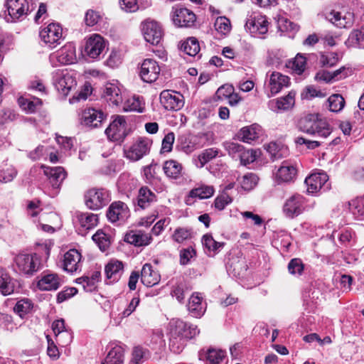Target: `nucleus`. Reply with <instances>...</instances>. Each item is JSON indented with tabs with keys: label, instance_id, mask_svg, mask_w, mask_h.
I'll return each instance as SVG.
<instances>
[{
	"label": "nucleus",
	"instance_id": "obj_53",
	"mask_svg": "<svg viewBox=\"0 0 364 364\" xmlns=\"http://www.w3.org/2000/svg\"><path fill=\"white\" fill-rule=\"evenodd\" d=\"M289 272L292 275H301L304 264L301 259L294 258L290 260L287 266Z\"/></svg>",
	"mask_w": 364,
	"mask_h": 364
},
{
	"label": "nucleus",
	"instance_id": "obj_24",
	"mask_svg": "<svg viewBox=\"0 0 364 364\" xmlns=\"http://www.w3.org/2000/svg\"><path fill=\"white\" fill-rule=\"evenodd\" d=\"M105 271L109 282H116L124 273V264L121 261L112 259L105 266Z\"/></svg>",
	"mask_w": 364,
	"mask_h": 364
},
{
	"label": "nucleus",
	"instance_id": "obj_39",
	"mask_svg": "<svg viewBox=\"0 0 364 364\" xmlns=\"http://www.w3.org/2000/svg\"><path fill=\"white\" fill-rule=\"evenodd\" d=\"M14 284L4 269L0 270V291L4 295H9L14 291Z\"/></svg>",
	"mask_w": 364,
	"mask_h": 364
},
{
	"label": "nucleus",
	"instance_id": "obj_43",
	"mask_svg": "<svg viewBox=\"0 0 364 364\" xmlns=\"http://www.w3.org/2000/svg\"><path fill=\"white\" fill-rule=\"evenodd\" d=\"M215 192L212 186L202 185L195 188L190 191V196L192 198H199L200 199L208 198L211 197Z\"/></svg>",
	"mask_w": 364,
	"mask_h": 364
},
{
	"label": "nucleus",
	"instance_id": "obj_34",
	"mask_svg": "<svg viewBox=\"0 0 364 364\" xmlns=\"http://www.w3.org/2000/svg\"><path fill=\"white\" fill-rule=\"evenodd\" d=\"M246 26L252 32H257L259 34L266 33L268 30V21L266 18L262 16H255L249 19Z\"/></svg>",
	"mask_w": 364,
	"mask_h": 364
},
{
	"label": "nucleus",
	"instance_id": "obj_59",
	"mask_svg": "<svg viewBox=\"0 0 364 364\" xmlns=\"http://www.w3.org/2000/svg\"><path fill=\"white\" fill-rule=\"evenodd\" d=\"M223 146L232 157H239L244 148L243 146L232 141H226Z\"/></svg>",
	"mask_w": 364,
	"mask_h": 364
},
{
	"label": "nucleus",
	"instance_id": "obj_7",
	"mask_svg": "<svg viewBox=\"0 0 364 364\" xmlns=\"http://www.w3.org/2000/svg\"><path fill=\"white\" fill-rule=\"evenodd\" d=\"M41 41L53 48L60 44L63 41V28L58 23H50L43 27L39 33Z\"/></svg>",
	"mask_w": 364,
	"mask_h": 364
},
{
	"label": "nucleus",
	"instance_id": "obj_20",
	"mask_svg": "<svg viewBox=\"0 0 364 364\" xmlns=\"http://www.w3.org/2000/svg\"><path fill=\"white\" fill-rule=\"evenodd\" d=\"M296 167L289 161H283L275 174V179L278 183L294 182L297 176Z\"/></svg>",
	"mask_w": 364,
	"mask_h": 364
},
{
	"label": "nucleus",
	"instance_id": "obj_27",
	"mask_svg": "<svg viewBox=\"0 0 364 364\" xmlns=\"http://www.w3.org/2000/svg\"><path fill=\"white\" fill-rule=\"evenodd\" d=\"M141 281L144 285L152 287L159 283L160 275L156 271L154 270L151 264L146 263L142 267L141 272Z\"/></svg>",
	"mask_w": 364,
	"mask_h": 364
},
{
	"label": "nucleus",
	"instance_id": "obj_15",
	"mask_svg": "<svg viewBox=\"0 0 364 364\" xmlns=\"http://www.w3.org/2000/svg\"><path fill=\"white\" fill-rule=\"evenodd\" d=\"M160 102L167 110L177 111L184 105L183 96L179 92L168 90H163L161 92Z\"/></svg>",
	"mask_w": 364,
	"mask_h": 364
},
{
	"label": "nucleus",
	"instance_id": "obj_51",
	"mask_svg": "<svg viewBox=\"0 0 364 364\" xmlns=\"http://www.w3.org/2000/svg\"><path fill=\"white\" fill-rule=\"evenodd\" d=\"M18 102L23 109L29 113L35 112L42 104L41 100L36 99V101H31L25 98H19Z\"/></svg>",
	"mask_w": 364,
	"mask_h": 364
},
{
	"label": "nucleus",
	"instance_id": "obj_49",
	"mask_svg": "<svg viewBox=\"0 0 364 364\" xmlns=\"http://www.w3.org/2000/svg\"><path fill=\"white\" fill-rule=\"evenodd\" d=\"M32 309V303L28 299H21L16 304L14 310L21 318L30 312Z\"/></svg>",
	"mask_w": 364,
	"mask_h": 364
},
{
	"label": "nucleus",
	"instance_id": "obj_9",
	"mask_svg": "<svg viewBox=\"0 0 364 364\" xmlns=\"http://www.w3.org/2000/svg\"><path fill=\"white\" fill-rule=\"evenodd\" d=\"M53 85L57 90L64 96L75 89L77 82L75 78L68 72L61 71L56 73L53 78Z\"/></svg>",
	"mask_w": 364,
	"mask_h": 364
},
{
	"label": "nucleus",
	"instance_id": "obj_2",
	"mask_svg": "<svg viewBox=\"0 0 364 364\" xmlns=\"http://www.w3.org/2000/svg\"><path fill=\"white\" fill-rule=\"evenodd\" d=\"M299 131L312 136L326 138L331 133L328 122L318 114H308L302 117L297 123Z\"/></svg>",
	"mask_w": 364,
	"mask_h": 364
},
{
	"label": "nucleus",
	"instance_id": "obj_48",
	"mask_svg": "<svg viewBox=\"0 0 364 364\" xmlns=\"http://www.w3.org/2000/svg\"><path fill=\"white\" fill-rule=\"evenodd\" d=\"M92 238L102 251L107 250L109 247L110 241L109 237L102 230L97 231Z\"/></svg>",
	"mask_w": 364,
	"mask_h": 364
},
{
	"label": "nucleus",
	"instance_id": "obj_42",
	"mask_svg": "<svg viewBox=\"0 0 364 364\" xmlns=\"http://www.w3.org/2000/svg\"><path fill=\"white\" fill-rule=\"evenodd\" d=\"M328 109L331 112H341L346 104V101L343 96L340 94H333L327 100Z\"/></svg>",
	"mask_w": 364,
	"mask_h": 364
},
{
	"label": "nucleus",
	"instance_id": "obj_11",
	"mask_svg": "<svg viewBox=\"0 0 364 364\" xmlns=\"http://www.w3.org/2000/svg\"><path fill=\"white\" fill-rule=\"evenodd\" d=\"M172 20L176 26L188 28L194 25L196 16L186 8L175 6L172 9Z\"/></svg>",
	"mask_w": 364,
	"mask_h": 364
},
{
	"label": "nucleus",
	"instance_id": "obj_57",
	"mask_svg": "<svg viewBox=\"0 0 364 364\" xmlns=\"http://www.w3.org/2000/svg\"><path fill=\"white\" fill-rule=\"evenodd\" d=\"M146 358V350L141 347H135L132 351V357L129 364H141Z\"/></svg>",
	"mask_w": 364,
	"mask_h": 364
},
{
	"label": "nucleus",
	"instance_id": "obj_50",
	"mask_svg": "<svg viewBox=\"0 0 364 364\" xmlns=\"http://www.w3.org/2000/svg\"><path fill=\"white\" fill-rule=\"evenodd\" d=\"M193 232L191 228H178L175 230L172 237L176 242L181 243L186 240L191 238Z\"/></svg>",
	"mask_w": 364,
	"mask_h": 364
},
{
	"label": "nucleus",
	"instance_id": "obj_52",
	"mask_svg": "<svg viewBox=\"0 0 364 364\" xmlns=\"http://www.w3.org/2000/svg\"><path fill=\"white\" fill-rule=\"evenodd\" d=\"M218 154V150L216 149L210 148L204 150L198 156L199 166L203 167L208 161L214 159Z\"/></svg>",
	"mask_w": 364,
	"mask_h": 364
},
{
	"label": "nucleus",
	"instance_id": "obj_46",
	"mask_svg": "<svg viewBox=\"0 0 364 364\" xmlns=\"http://www.w3.org/2000/svg\"><path fill=\"white\" fill-rule=\"evenodd\" d=\"M202 242L204 247L210 252H216L223 248L225 243L215 241L211 235L206 234L203 235Z\"/></svg>",
	"mask_w": 364,
	"mask_h": 364
},
{
	"label": "nucleus",
	"instance_id": "obj_31",
	"mask_svg": "<svg viewBox=\"0 0 364 364\" xmlns=\"http://www.w3.org/2000/svg\"><path fill=\"white\" fill-rule=\"evenodd\" d=\"M260 132V126L254 124L242 128L238 133V137L244 142L250 143L252 141H255L259 137Z\"/></svg>",
	"mask_w": 364,
	"mask_h": 364
},
{
	"label": "nucleus",
	"instance_id": "obj_63",
	"mask_svg": "<svg viewBox=\"0 0 364 364\" xmlns=\"http://www.w3.org/2000/svg\"><path fill=\"white\" fill-rule=\"evenodd\" d=\"M16 171L13 167L0 170V181L8 183L11 181L16 176Z\"/></svg>",
	"mask_w": 364,
	"mask_h": 364
},
{
	"label": "nucleus",
	"instance_id": "obj_64",
	"mask_svg": "<svg viewBox=\"0 0 364 364\" xmlns=\"http://www.w3.org/2000/svg\"><path fill=\"white\" fill-rule=\"evenodd\" d=\"M100 18V15L97 11L90 9L85 14V21L87 26H93L98 23Z\"/></svg>",
	"mask_w": 364,
	"mask_h": 364
},
{
	"label": "nucleus",
	"instance_id": "obj_4",
	"mask_svg": "<svg viewBox=\"0 0 364 364\" xmlns=\"http://www.w3.org/2000/svg\"><path fill=\"white\" fill-rule=\"evenodd\" d=\"M4 7L5 19L7 22L19 20L31 11L27 0H6Z\"/></svg>",
	"mask_w": 364,
	"mask_h": 364
},
{
	"label": "nucleus",
	"instance_id": "obj_55",
	"mask_svg": "<svg viewBox=\"0 0 364 364\" xmlns=\"http://www.w3.org/2000/svg\"><path fill=\"white\" fill-rule=\"evenodd\" d=\"M225 357V352L221 350L209 349L206 353V359L210 364H219Z\"/></svg>",
	"mask_w": 364,
	"mask_h": 364
},
{
	"label": "nucleus",
	"instance_id": "obj_58",
	"mask_svg": "<svg viewBox=\"0 0 364 364\" xmlns=\"http://www.w3.org/2000/svg\"><path fill=\"white\" fill-rule=\"evenodd\" d=\"M231 197L224 191L215 199V208L219 210H223L226 205L232 202Z\"/></svg>",
	"mask_w": 364,
	"mask_h": 364
},
{
	"label": "nucleus",
	"instance_id": "obj_14",
	"mask_svg": "<svg viewBox=\"0 0 364 364\" xmlns=\"http://www.w3.org/2000/svg\"><path fill=\"white\" fill-rule=\"evenodd\" d=\"M151 144L147 138L137 139L125 152L126 157L133 161H139L149 153Z\"/></svg>",
	"mask_w": 364,
	"mask_h": 364
},
{
	"label": "nucleus",
	"instance_id": "obj_32",
	"mask_svg": "<svg viewBox=\"0 0 364 364\" xmlns=\"http://www.w3.org/2000/svg\"><path fill=\"white\" fill-rule=\"evenodd\" d=\"M104 97L112 104L118 105L122 102V96L120 89L112 83H107L104 90Z\"/></svg>",
	"mask_w": 364,
	"mask_h": 364
},
{
	"label": "nucleus",
	"instance_id": "obj_62",
	"mask_svg": "<svg viewBox=\"0 0 364 364\" xmlns=\"http://www.w3.org/2000/svg\"><path fill=\"white\" fill-rule=\"evenodd\" d=\"M77 293V289L75 287H68L61 291L57 295V302L62 303L70 298L74 296Z\"/></svg>",
	"mask_w": 364,
	"mask_h": 364
},
{
	"label": "nucleus",
	"instance_id": "obj_19",
	"mask_svg": "<svg viewBox=\"0 0 364 364\" xmlns=\"http://www.w3.org/2000/svg\"><path fill=\"white\" fill-rule=\"evenodd\" d=\"M105 46L104 38L99 34H93L86 41L85 52L90 58L95 59L103 53Z\"/></svg>",
	"mask_w": 364,
	"mask_h": 364
},
{
	"label": "nucleus",
	"instance_id": "obj_22",
	"mask_svg": "<svg viewBox=\"0 0 364 364\" xmlns=\"http://www.w3.org/2000/svg\"><path fill=\"white\" fill-rule=\"evenodd\" d=\"M152 237L150 234L140 230H130L124 237V240L136 247L146 246L150 244Z\"/></svg>",
	"mask_w": 364,
	"mask_h": 364
},
{
	"label": "nucleus",
	"instance_id": "obj_13",
	"mask_svg": "<svg viewBox=\"0 0 364 364\" xmlns=\"http://www.w3.org/2000/svg\"><path fill=\"white\" fill-rule=\"evenodd\" d=\"M141 29L146 41L152 45H157L160 43L164 33L158 22L146 20L143 23Z\"/></svg>",
	"mask_w": 364,
	"mask_h": 364
},
{
	"label": "nucleus",
	"instance_id": "obj_54",
	"mask_svg": "<svg viewBox=\"0 0 364 364\" xmlns=\"http://www.w3.org/2000/svg\"><path fill=\"white\" fill-rule=\"evenodd\" d=\"M215 27L218 32L226 34L230 31V21L225 16L218 17L215 23Z\"/></svg>",
	"mask_w": 364,
	"mask_h": 364
},
{
	"label": "nucleus",
	"instance_id": "obj_18",
	"mask_svg": "<svg viewBox=\"0 0 364 364\" xmlns=\"http://www.w3.org/2000/svg\"><path fill=\"white\" fill-rule=\"evenodd\" d=\"M44 174L47 176L48 183L55 191L58 190L63 181L67 176V173L62 166L48 167L42 166Z\"/></svg>",
	"mask_w": 364,
	"mask_h": 364
},
{
	"label": "nucleus",
	"instance_id": "obj_60",
	"mask_svg": "<svg viewBox=\"0 0 364 364\" xmlns=\"http://www.w3.org/2000/svg\"><path fill=\"white\" fill-rule=\"evenodd\" d=\"M241 164L246 166L254 162L256 160V151L252 149H242L240 155Z\"/></svg>",
	"mask_w": 364,
	"mask_h": 364
},
{
	"label": "nucleus",
	"instance_id": "obj_61",
	"mask_svg": "<svg viewBox=\"0 0 364 364\" xmlns=\"http://www.w3.org/2000/svg\"><path fill=\"white\" fill-rule=\"evenodd\" d=\"M92 92V87L90 83L86 82L81 90L76 92L70 100L72 102L80 101L81 100H86Z\"/></svg>",
	"mask_w": 364,
	"mask_h": 364
},
{
	"label": "nucleus",
	"instance_id": "obj_10",
	"mask_svg": "<svg viewBox=\"0 0 364 364\" xmlns=\"http://www.w3.org/2000/svg\"><path fill=\"white\" fill-rule=\"evenodd\" d=\"M328 176L324 172L311 174L305 179L308 193H314L328 191L330 188V183H328Z\"/></svg>",
	"mask_w": 364,
	"mask_h": 364
},
{
	"label": "nucleus",
	"instance_id": "obj_21",
	"mask_svg": "<svg viewBox=\"0 0 364 364\" xmlns=\"http://www.w3.org/2000/svg\"><path fill=\"white\" fill-rule=\"evenodd\" d=\"M326 18L340 28H349L354 22L353 14L351 12L342 13L333 10L327 14Z\"/></svg>",
	"mask_w": 364,
	"mask_h": 364
},
{
	"label": "nucleus",
	"instance_id": "obj_28",
	"mask_svg": "<svg viewBox=\"0 0 364 364\" xmlns=\"http://www.w3.org/2000/svg\"><path fill=\"white\" fill-rule=\"evenodd\" d=\"M56 58L60 64H72L76 59L75 46L72 43L65 45L57 52Z\"/></svg>",
	"mask_w": 364,
	"mask_h": 364
},
{
	"label": "nucleus",
	"instance_id": "obj_38",
	"mask_svg": "<svg viewBox=\"0 0 364 364\" xmlns=\"http://www.w3.org/2000/svg\"><path fill=\"white\" fill-rule=\"evenodd\" d=\"M124 362V350L121 346L113 347L108 353L102 364H122Z\"/></svg>",
	"mask_w": 364,
	"mask_h": 364
},
{
	"label": "nucleus",
	"instance_id": "obj_12",
	"mask_svg": "<svg viewBox=\"0 0 364 364\" xmlns=\"http://www.w3.org/2000/svg\"><path fill=\"white\" fill-rule=\"evenodd\" d=\"M306 203V198L303 196L294 194L286 200L283 207V211L289 218L297 217L304 210Z\"/></svg>",
	"mask_w": 364,
	"mask_h": 364
},
{
	"label": "nucleus",
	"instance_id": "obj_6",
	"mask_svg": "<svg viewBox=\"0 0 364 364\" xmlns=\"http://www.w3.org/2000/svg\"><path fill=\"white\" fill-rule=\"evenodd\" d=\"M16 263L19 270L27 275H33L42 267L41 258L36 253L19 254L16 257Z\"/></svg>",
	"mask_w": 364,
	"mask_h": 364
},
{
	"label": "nucleus",
	"instance_id": "obj_37",
	"mask_svg": "<svg viewBox=\"0 0 364 364\" xmlns=\"http://www.w3.org/2000/svg\"><path fill=\"white\" fill-rule=\"evenodd\" d=\"M294 104V95L291 92L287 96L279 98L277 101L270 102L269 106L273 110H287L291 108Z\"/></svg>",
	"mask_w": 364,
	"mask_h": 364
},
{
	"label": "nucleus",
	"instance_id": "obj_36",
	"mask_svg": "<svg viewBox=\"0 0 364 364\" xmlns=\"http://www.w3.org/2000/svg\"><path fill=\"white\" fill-rule=\"evenodd\" d=\"M77 218L80 226L85 230L95 228L98 223V215L90 213H78Z\"/></svg>",
	"mask_w": 364,
	"mask_h": 364
},
{
	"label": "nucleus",
	"instance_id": "obj_16",
	"mask_svg": "<svg viewBox=\"0 0 364 364\" xmlns=\"http://www.w3.org/2000/svg\"><path fill=\"white\" fill-rule=\"evenodd\" d=\"M160 71V66L155 60L146 58L141 63L140 76L144 82L151 83L158 79Z\"/></svg>",
	"mask_w": 364,
	"mask_h": 364
},
{
	"label": "nucleus",
	"instance_id": "obj_56",
	"mask_svg": "<svg viewBox=\"0 0 364 364\" xmlns=\"http://www.w3.org/2000/svg\"><path fill=\"white\" fill-rule=\"evenodd\" d=\"M258 177L255 173H248L242 177V188L246 191L252 190L257 183Z\"/></svg>",
	"mask_w": 364,
	"mask_h": 364
},
{
	"label": "nucleus",
	"instance_id": "obj_17",
	"mask_svg": "<svg viewBox=\"0 0 364 364\" xmlns=\"http://www.w3.org/2000/svg\"><path fill=\"white\" fill-rule=\"evenodd\" d=\"M107 217L111 223H124L129 217V210L124 203L115 201L109 205Z\"/></svg>",
	"mask_w": 364,
	"mask_h": 364
},
{
	"label": "nucleus",
	"instance_id": "obj_23",
	"mask_svg": "<svg viewBox=\"0 0 364 364\" xmlns=\"http://www.w3.org/2000/svg\"><path fill=\"white\" fill-rule=\"evenodd\" d=\"M61 283V279L55 273L43 272L41 278L38 282V287L43 291H52L58 289Z\"/></svg>",
	"mask_w": 364,
	"mask_h": 364
},
{
	"label": "nucleus",
	"instance_id": "obj_25",
	"mask_svg": "<svg viewBox=\"0 0 364 364\" xmlns=\"http://www.w3.org/2000/svg\"><path fill=\"white\" fill-rule=\"evenodd\" d=\"M202 301L203 298L199 296V293L195 292L191 295L188 304V310L191 316L200 318L204 314L205 306Z\"/></svg>",
	"mask_w": 364,
	"mask_h": 364
},
{
	"label": "nucleus",
	"instance_id": "obj_47",
	"mask_svg": "<svg viewBox=\"0 0 364 364\" xmlns=\"http://www.w3.org/2000/svg\"><path fill=\"white\" fill-rule=\"evenodd\" d=\"M188 291V287L186 283L181 281L173 286L171 295L175 296L179 302H182L185 299L186 294Z\"/></svg>",
	"mask_w": 364,
	"mask_h": 364
},
{
	"label": "nucleus",
	"instance_id": "obj_29",
	"mask_svg": "<svg viewBox=\"0 0 364 364\" xmlns=\"http://www.w3.org/2000/svg\"><path fill=\"white\" fill-rule=\"evenodd\" d=\"M289 78L279 73L274 72L270 75L269 87L272 95L277 94L284 87H287Z\"/></svg>",
	"mask_w": 364,
	"mask_h": 364
},
{
	"label": "nucleus",
	"instance_id": "obj_41",
	"mask_svg": "<svg viewBox=\"0 0 364 364\" xmlns=\"http://www.w3.org/2000/svg\"><path fill=\"white\" fill-rule=\"evenodd\" d=\"M181 50L190 56H195L200 51L199 42L194 37L188 38L181 44Z\"/></svg>",
	"mask_w": 364,
	"mask_h": 364
},
{
	"label": "nucleus",
	"instance_id": "obj_40",
	"mask_svg": "<svg viewBox=\"0 0 364 364\" xmlns=\"http://www.w3.org/2000/svg\"><path fill=\"white\" fill-rule=\"evenodd\" d=\"M100 272L95 271L92 272L90 277L85 276L77 279L80 284H82L83 288L86 291H92L96 288V283L99 282Z\"/></svg>",
	"mask_w": 364,
	"mask_h": 364
},
{
	"label": "nucleus",
	"instance_id": "obj_35",
	"mask_svg": "<svg viewBox=\"0 0 364 364\" xmlns=\"http://www.w3.org/2000/svg\"><path fill=\"white\" fill-rule=\"evenodd\" d=\"M163 169L166 176L178 178L182 175V164L176 160H168L164 162Z\"/></svg>",
	"mask_w": 364,
	"mask_h": 364
},
{
	"label": "nucleus",
	"instance_id": "obj_26",
	"mask_svg": "<svg viewBox=\"0 0 364 364\" xmlns=\"http://www.w3.org/2000/svg\"><path fill=\"white\" fill-rule=\"evenodd\" d=\"M81 259L80 253L75 249H71L64 255L63 269L68 272H76Z\"/></svg>",
	"mask_w": 364,
	"mask_h": 364
},
{
	"label": "nucleus",
	"instance_id": "obj_5",
	"mask_svg": "<svg viewBox=\"0 0 364 364\" xmlns=\"http://www.w3.org/2000/svg\"><path fill=\"white\" fill-rule=\"evenodd\" d=\"M105 129L107 138L112 141H122L129 134L124 116L117 115Z\"/></svg>",
	"mask_w": 364,
	"mask_h": 364
},
{
	"label": "nucleus",
	"instance_id": "obj_30",
	"mask_svg": "<svg viewBox=\"0 0 364 364\" xmlns=\"http://www.w3.org/2000/svg\"><path fill=\"white\" fill-rule=\"evenodd\" d=\"M156 196L148 187L143 186L139 190L137 196V205L145 209L156 201Z\"/></svg>",
	"mask_w": 364,
	"mask_h": 364
},
{
	"label": "nucleus",
	"instance_id": "obj_33",
	"mask_svg": "<svg viewBox=\"0 0 364 364\" xmlns=\"http://www.w3.org/2000/svg\"><path fill=\"white\" fill-rule=\"evenodd\" d=\"M348 48H364V26L360 28L353 29L349 34L346 41Z\"/></svg>",
	"mask_w": 364,
	"mask_h": 364
},
{
	"label": "nucleus",
	"instance_id": "obj_44",
	"mask_svg": "<svg viewBox=\"0 0 364 364\" xmlns=\"http://www.w3.org/2000/svg\"><path fill=\"white\" fill-rule=\"evenodd\" d=\"M287 67L291 68L295 74L301 75L306 68V58L297 54L293 60L289 61Z\"/></svg>",
	"mask_w": 364,
	"mask_h": 364
},
{
	"label": "nucleus",
	"instance_id": "obj_8",
	"mask_svg": "<svg viewBox=\"0 0 364 364\" xmlns=\"http://www.w3.org/2000/svg\"><path fill=\"white\" fill-rule=\"evenodd\" d=\"M79 119L82 125L93 129L102 124L105 119V115L101 110L89 107L81 112L79 114Z\"/></svg>",
	"mask_w": 364,
	"mask_h": 364
},
{
	"label": "nucleus",
	"instance_id": "obj_3",
	"mask_svg": "<svg viewBox=\"0 0 364 364\" xmlns=\"http://www.w3.org/2000/svg\"><path fill=\"white\" fill-rule=\"evenodd\" d=\"M84 201L86 207L92 210H98L110 201V195L103 188H92L85 191Z\"/></svg>",
	"mask_w": 364,
	"mask_h": 364
},
{
	"label": "nucleus",
	"instance_id": "obj_1",
	"mask_svg": "<svg viewBox=\"0 0 364 364\" xmlns=\"http://www.w3.org/2000/svg\"><path fill=\"white\" fill-rule=\"evenodd\" d=\"M199 333L197 326L180 318H172L168 323L169 346L174 353H180L187 341Z\"/></svg>",
	"mask_w": 364,
	"mask_h": 364
},
{
	"label": "nucleus",
	"instance_id": "obj_45",
	"mask_svg": "<svg viewBox=\"0 0 364 364\" xmlns=\"http://www.w3.org/2000/svg\"><path fill=\"white\" fill-rule=\"evenodd\" d=\"M349 208L355 217H364V195L349 202Z\"/></svg>",
	"mask_w": 364,
	"mask_h": 364
}]
</instances>
